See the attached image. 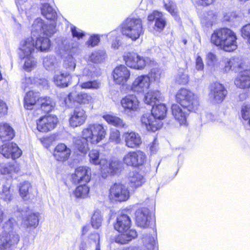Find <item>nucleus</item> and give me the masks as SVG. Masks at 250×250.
Instances as JSON below:
<instances>
[{
	"mask_svg": "<svg viewBox=\"0 0 250 250\" xmlns=\"http://www.w3.org/2000/svg\"><path fill=\"white\" fill-rule=\"evenodd\" d=\"M106 135V128L103 124H88L82 129V139L75 141L74 147L77 151L85 155L90 149L89 144L97 145L105 138Z\"/></svg>",
	"mask_w": 250,
	"mask_h": 250,
	"instance_id": "1",
	"label": "nucleus"
},
{
	"mask_svg": "<svg viewBox=\"0 0 250 250\" xmlns=\"http://www.w3.org/2000/svg\"><path fill=\"white\" fill-rule=\"evenodd\" d=\"M237 39L235 33L228 28L214 31L211 37V42L226 52H232L237 48Z\"/></svg>",
	"mask_w": 250,
	"mask_h": 250,
	"instance_id": "2",
	"label": "nucleus"
},
{
	"mask_svg": "<svg viewBox=\"0 0 250 250\" xmlns=\"http://www.w3.org/2000/svg\"><path fill=\"white\" fill-rule=\"evenodd\" d=\"M16 225L13 218L9 219L3 225L5 232L0 235V250H15L19 243L20 237L18 233L12 231Z\"/></svg>",
	"mask_w": 250,
	"mask_h": 250,
	"instance_id": "3",
	"label": "nucleus"
},
{
	"mask_svg": "<svg viewBox=\"0 0 250 250\" xmlns=\"http://www.w3.org/2000/svg\"><path fill=\"white\" fill-rule=\"evenodd\" d=\"M177 102L188 111H195L199 105L198 96L186 88L180 89L176 94Z\"/></svg>",
	"mask_w": 250,
	"mask_h": 250,
	"instance_id": "4",
	"label": "nucleus"
},
{
	"mask_svg": "<svg viewBox=\"0 0 250 250\" xmlns=\"http://www.w3.org/2000/svg\"><path fill=\"white\" fill-rule=\"evenodd\" d=\"M123 35L133 41L139 39L144 34L142 21L139 18H128L123 23Z\"/></svg>",
	"mask_w": 250,
	"mask_h": 250,
	"instance_id": "5",
	"label": "nucleus"
},
{
	"mask_svg": "<svg viewBox=\"0 0 250 250\" xmlns=\"http://www.w3.org/2000/svg\"><path fill=\"white\" fill-rule=\"evenodd\" d=\"M124 60L128 67L135 70H143L147 65L155 64L154 61L150 58L140 56L135 52L125 54Z\"/></svg>",
	"mask_w": 250,
	"mask_h": 250,
	"instance_id": "6",
	"label": "nucleus"
},
{
	"mask_svg": "<svg viewBox=\"0 0 250 250\" xmlns=\"http://www.w3.org/2000/svg\"><path fill=\"white\" fill-rule=\"evenodd\" d=\"M109 198L112 202H124L127 200L130 193L126 186L121 183H115L109 189Z\"/></svg>",
	"mask_w": 250,
	"mask_h": 250,
	"instance_id": "7",
	"label": "nucleus"
},
{
	"mask_svg": "<svg viewBox=\"0 0 250 250\" xmlns=\"http://www.w3.org/2000/svg\"><path fill=\"white\" fill-rule=\"evenodd\" d=\"M146 161V154L140 150L130 151L123 158V163L127 166L138 167L143 165Z\"/></svg>",
	"mask_w": 250,
	"mask_h": 250,
	"instance_id": "8",
	"label": "nucleus"
},
{
	"mask_svg": "<svg viewBox=\"0 0 250 250\" xmlns=\"http://www.w3.org/2000/svg\"><path fill=\"white\" fill-rule=\"evenodd\" d=\"M58 122V118L55 115L44 116L37 121V128L40 132L46 133L54 129Z\"/></svg>",
	"mask_w": 250,
	"mask_h": 250,
	"instance_id": "9",
	"label": "nucleus"
},
{
	"mask_svg": "<svg viewBox=\"0 0 250 250\" xmlns=\"http://www.w3.org/2000/svg\"><path fill=\"white\" fill-rule=\"evenodd\" d=\"M120 103L125 112L127 114L137 112L140 108V102L137 97L133 94L128 95L123 97Z\"/></svg>",
	"mask_w": 250,
	"mask_h": 250,
	"instance_id": "10",
	"label": "nucleus"
},
{
	"mask_svg": "<svg viewBox=\"0 0 250 250\" xmlns=\"http://www.w3.org/2000/svg\"><path fill=\"white\" fill-rule=\"evenodd\" d=\"M112 76L115 83L124 86L130 79V71L124 65H120L114 68Z\"/></svg>",
	"mask_w": 250,
	"mask_h": 250,
	"instance_id": "11",
	"label": "nucleus"
},
{
	"mask_svg": "<svg viewBox=\"0 0 250 250\" xmlns=\"http://www.w3.org/2000/svg\"><path fill=\"white\" fill-rule=\"evenodd\" d=\"M150 77L147 75L137 76L130 86V90L137 93H142L150 87Z\"/></svg>",
	"mask_w": 250,
	"mask_h": 250,
	"instance_id": "12",
	"label": "nucleus"
},
{
	"mask_svg": "<svg viewBox=\"0 0 250 250\" xmlns=\"http://www.w3.org/2000/svg\"><path fill=\"white\" fill-rule=\"evenodd\" d=\"M141 125L147 131L155 132L163 126L162 121L158 120L150 113L143 115L141 117Z\"/></svg>",
	"mask_w": 250,
	"mask_h": 250,
	"instance_id": "13",
	"label": "nucleus"
},
{
	"mask_svg": "<svg viewBox=\"0 0 250 250\" xmlns=\"http://www.w3.org/2000/svg\"><path fill=\"white\" fill-rule=\"evenodd\" d=\"M64 48L65 51L63 54L64 58V67L69 71H73L76 67V61L73 55L77 52L78 47L77 45H65Z\"/></svg>",
	"mask_w": 250,
	"mask_h": 250,
	"instance_id": "14",
	"label": "nucleus"
},
{
	"mask_svg": "<svg viewBox=\"0 0 250 250\" xmlns=\"http://www.w3.org/2000/svg\"><path fill=\"white\" fill-rule=\"evenodd\" d=\"M209 95L215 103L222 102L227 94V91L224 85L217 82L212 83L209 86Z\"/></svg>",
	"mask_w": 250,
	"mask_h": 250,
	"instance_id": "15",
	"label": "nucleus"
},
{
	"mask_svg": "<svg viewBox=\"0 0 250 250\" xmlns=\"http://www.w3.org/2000/svg\"><path fill=\"white\" fill-rule=\"evenodd\" d=\"M91 169L86 166H81L75 169V172L72 174V179L74 183H86L90 180Z\"/></svg>",
	"mask_w": 250,
	"mask_h": 250,
	"instance_id": "16",
	"label": "nucleus"
},
{
	"mask_svg": "<svg viewBox=\"0 0 250 250\" xmlns=\"http://www.w3.org/2000/svg\"><path fill=\"white\" fill-rule=\"evenodd\" d=\"M32 33L36 32L47 36H51L56 32L55 26L54 24H45L40 18H38L34 21L32 24Z\"/></svg>",
	"mask_w": 250,
	"mask_h": 250,
	"instance_id": "17",
	"label": "nucleus"
},
{
	"mask_svg": "<svg viewBox=\"0 0 250 250\" xmlns=\"http://www.w3.org/2000/svg\"><path fill=\"white\" fill-rule=\"evenodd\" d=\"M0 153L6 158L15 159L21 156L22 152L16 144L9 143L0 147Z\"/></svg>",
	"mask_w": 250,
	"mask_h": 250,
	"instance_id": "18",
	"label": "nucleus"
},
{
	"mask_svg": "<svg viewBox=\"0 0 250 250\" xmlns=\"http://www.w3.org/2000/svg\"><path fill=\"white\" fill-rule=\"evenodd\" d=\"M86 119L85 111L82 108H76L70 116L69 125L73 128L80 126L84 124Z\"/></svg>",
	"mask_w": 250,
	"mask_h": 250,
	"instance_id": "19",
	"label": "nucleus"
},
{
	"mask_svg": "<svg viewBox=\"0 0 250 250\" xmlns=\"http://www.w3.org/2000/svg\"><path fill=\"white\" fill-rule=\"evenodd\" d=\"M123 138L126 147L130 148L138 147L142 141L140 135L134 131H126L123 133Z\"/></svg>",
	"mask_w": 250,
	"mask_h": 250,
	"instance_id": "20",
	"label": "nucleus"
},
{
	"mask_svg": "<svg viewBox=\"0 0 250 250\" xmlns=\"http://www.w3.org/2000/svg\"><path fill=\"white\" fill-rule=\"evenodd\" d=\"M68 99H65L64 102L66 104L68 102L76 101L80 104H88L93 102V98L89 94L81 92L77 94L76 91H72L68 95Z\"/></svg>",
	"mask_w": 250,
	"mask_h": 250,
	"instance_id": "21",
	"label": "nucleus"
},
{
	"mask_svg": "<svg viewBox=\"0 0 250 250\" xmlns=\"http://www.w3.org/2000/svg\"><path fill=\"white\" fill-rule=\"evenodd\" d=\"M35 43L32 37L22 40L19 46V55L21 57H28L32 55L35 50Z\"/></svg>",
	"mask_w": 250,
	"mask_h": 250,
	"instance_id": "22",
	"label": "nucleus"
},
{
	"mask_svg": "<svg viewBox=\"0 0 250 250\" xmlns=\"http://www.w3.org/2000/svg\"><path fill=\"white\" fill-rule=\"evenodd\" d=\"M150 212L148 208H143L138 209L135 212V220L138 226L147 228L150 223Z\"/></svg>",
	"mask_w": 250,
	"mask_h": 250,
	"instance_id": "23",
	"label": "nucleus"
},
{
	"mask_svg": "<svg viewBox=\"0 0 250 250\" xmlns=\"http://www.w3.org/2000/svg\"><path fill=\"white\" fill-rule=\"evenodd\" d=\"M71 150L64 144H58L54 150L53 156L57 161H65L70 157Z\"/></svg>",
	"mask_w": 250,
	"mask_h": 250,
	"instance_id": "24",
	"label": "nucleus"
},
{
	"mask_svg": "<svg viewBox=\"0 0 250 250\" xmlns=\"http://www.w3.org/2000/svg\"><path fill=\"white\" fill-rule=\"evenodd\" d=\"M90 163L94 165H99L101 169H105L107 166V160L100 156L99 151L97 149H92L88 154Z\"/></svg>",
	"mask_w": 250,
	"mask_h": 250,
	"instance_id": "25",
	"label": "nucleus"
},
{
	"mask_svg": "<svg viewBox=\"0 0 250 250\" xmlns=\"http://www.w3.org/2000/svg\"><path fill=\"white\" fill-rule=\"evenodd\" d=\"M235 85L240 88L250 87V70H245L241 72L234 80Z\"/></svg>",
	"mask_w": 250,
	"mask_h": 250,
	"instance_id": "26",
	"label": "nucleus"
},
{
	"mask_svg": "<svg viewBox=\"0 0 250 250\" xmlns=\"http://www.w3.org/2000/svg\"><path fill=\"white\" fill-rule=\"evenodd\" d=\"M242 62L238 58H227L224 60L223 71L229 73L230 71L237 72L241 68Z\"/></svg>",
	"mask_w": 250,
	"mask_h": 250,
	"instance_id": "27",
	"label": "nucleus"
},
{
	"mask_svg": "<svg viewBox=\"0 0 250 250\" xmlns=\"http://www.w3.org/2000/svg\"><path fill=\"white\" fill-rule=\"evenodd\" d=\"M147 19L150 21H155V27L158 30H163L166 26V21L162 12L153 11L148 15Z\"/></svg>",
	"mask_w": 250,
	"mask_h": 250,
	"instance_id": "28",
	"label": "nucleus"
},
{
	"mask_svg": "<svg viewBox=\"0 0 250 250\" xmlns=\"http://www.w3.org/2000/svg\"><path fill=\"white\" fill-rule=\"evenodd\" d=\"M145 182L144 176L137 171L130 173L128 178V184L132 188L136 189L142 186Z\"/></svg>",
	"mask_w": 250,
	"mask_h": 250,
	"instance_id": "29",
	"label": "nucleus"
},
{
	"mask_svg": "<svg viewBox=\"0 0 250 250\" xmlns=\"http://www.w3.org/2000/svg\"><path fill=\"white\" fill-rule=\"evenodd\" d=\"M171 110L173 116L180 125H185L187 122V109L183 108L182 109L178 104H173L171 106Z\"/></svg>",
	"mask_w": 250,
	"mask_h": 250,
	"instance_id": "30",
	"label": "nucleus"
},
{
	"mask_svg": "<svg viewBox=\"0 0 250 250\" xmlns=\"http://www.w3.org/2000/svg\"><path fill=\"white\" fill-rule=\"evenodd\" d=\"M72 77L67 73H57L54 77V82L57 86L66 87L72 83Z\"/></svg>",
	"mask_w": 250,
	"mask_h": 250,
	"instance_id": "31",
	"label": "nucleus"
},
{
	"mask_svg": "<svg viewBox=\"0 0 250 250\" xmlns=\"http://www.w3.org/2000/svg\"><path fill=\"white\" fill-rule=\"evenodd\" d=\"M37 106L44 112H49L55 107V103L49 97H42L38 99Z\"/></svg>",
	"mask_w": 250,
	"mask_h": 250,
	"instance_id": "32",
	"label": "nucleus"
},
{
	"mask_svg": "<svg viewBox=\"0 0 250 250\" xmlns=\"http://www.w3.org/2000/svg\"><path fill=\"white\" fill-rule=\"evenodd\" d=\"M38 99H40L38 92H34L33 91H28L24 98V107L26 109H32L35 105H37Z\"/></svg>",
	"mask_w": 250,
	"mask_h": 250,
	"instance_id": "33",
	"label": "nucleus"
},
{
	"mask_svg": "<svg viewBox=\"0 0 250 250\" xmlns=\"http://www.w3.org/2000/svg\"><path fill=\"white\" fill-rule=\"evenodd\" d=\"M130 225V220L128 216L123 214L117 217L114 228L119 232H123L125 230L129 228Z\"/></svg>",
	"mask_w": 250,
	"mask_h": 250,
	"instance_id": "34",
	"label": "nucleus"
},
{
	"mask_svg": "<svg viewBox=\"0 0 250 250\" xmlns=\"http://www.w3.org/2000/svg\"><path fill=\"white\" fill-rule=\"evenodd\" d=\"M13 129L7 123H0V138L2 141H9L14 136Z\"/></svg>",
	"mask_w": 250,
	"mask_h": 250,
	"instance_id": "35",
	"label": "nucleus"
},
{
	"mask_svg": "<svg viewBox=\"0 0 250 250\" xmlns=\"http://www.w3.org/2000/svg\"><path fill=\"white\" fill-rule=\"evenodd\" d=\"M137 236V233L134 229H126L123 232H121L116 239V241L121 244H125L135 238Z\"/></svg>",
	"mask_w": 250,
	"mask_h": 250,
	"instance_id": "36",
	"label": "nucleus"
},
{
	"mask_svg": "<svg viewBox=\"0 0 250 250\" xmlns=\"http://www.w3.org/2000/svg\"><path fill=\"white\" fill-rule=\"evenodd\" d=\"M167 113V108L166 105L160 104L153 105L151 114L162 121L166 117Z\"/></svg>",
	"mask_w": 250,
	"mask_h": 250,
	"instance_id": "37",
	"label": "nucleus"
},
{
	"mask_svg": "<svg viewBox=\"0 0 250 250\" xmlns=\"http://www.w3.org/2000/svg\"><path fill=\"white\" fill-rule=\"evenodd\" d=\"M144 246L148 250H153L157 247L156 233L153 230V234L146 235L143 238Z\"/></svg>",
	"mask_w": 250,
	"mask_h": 250,
	"instance_id": "38",
	"label": "nucleus"
},
{
	"mask_svg": "<svg viewBox=\"0 0 250 250\" xmlns=\"http://www.w3.org/2000/svg\"><path fill=\"white\" fill-rule=\"evenodd\" d=\"M35 46L36 49L41 51H48L50 47L51 43L49 39L47 37H43L40 35L36 38Z\"/></svg>",
	"mask_w": 250,
	"mask_h": 250,
	"instance_id": "39",
	"label": "nucleus"
},
{
	"mask_svg": "<svg viewBox=\"0 0 250 250\" xmlns=\"http://www.w3.org/2000/svg\"><path fill=\"white\" fill-rule=\"evenodd\" d=\"M161 99V94L158 90H149L145 96L144 101L147 104H156V103Z\"/></svg>",
	"mask_w": 250,
	"mask_h": 250,
	"instance_id": "40",
	"label": "nucleus"
},
{
	"mask_svg": "<svg viewBox=\"0 0 250 250\" xmlns=\"http://www.w3.org/2000/svg\"><path fill=\"white\" fill-rule=\"evenodd\" d=\"M103 118L107 123L116 127L122 128H126L127 127V125L121 118L116 116L105 114L103 116Z\"/></svg>",
	"mask_w": 250,
	"mask_h": 250,
	"instance_id": "41",
	"label": "nucleus"
},
{
	"mask_svg": "<svg viewBox=\"0 0 250 250\" xmlns=\"http://www.w3.org/2000/svg\"><path fill=\"white\" fill-rule=\"evenodd\" d=\"M39 224L38 214L32 213L29 214L24 220L23 226L25 228H36Z\"/></svg>",
	"mask_w": 250,
	"mask_h": 250,
	"instance_id": "42",
	"label": "nucleus"
},
{
	"mask_svg": "<svg viewBox=\"0 0 250 250\" xmlns=\"http://www.w3.org/2000/svg\"><path fill=\"white\" fill-rule=\"evenodd\" d=\"M31 188V184L28 181H24L20 183L19 185V194L23 200L25 201L28 199L29 191Z\"/></svg>",
	"mask_w": 250,
	"mask_h": 250,
	"instance_id": "43",
	"label": "nucleus"
},
{
	"mask_svg": "<svg viewBox=\"0 0 250 250\" xmlns=\"http://www.w3.org/2000/svg\"><path fill=\"white\" fill-rule=\"evenodd\" d=\"M21 58L24 60L23 67L26 71L30 72L36 67L37 62L32 55L28 57H21Z\"/></svg>",
	"mask_w": 250,
	"mask_h": 250,
	"instance_id": "44",
	"label": "nucleus"
},
{
	"mask_svg": "<svg viewBox=\"0 0 250 250\" xmlns=\"http://www.w3.org/2000/svg\"><path fill=\"white\" fill-rule=\"evenodd\" d=\"M41 11L42 15L48 20H54L57 17L56 11L47 3L42 5Z\"/></svg>",
	"mask_w": 250,
	"mask_h": 250,
	"instance_id": "45",
	"label": "nucleus"
},
{
	"mask_svg": "<svg viewBox=\"0 0 250 250\" xmlns=\"http://www.w3.org/2000/svg\"><path fill=\"white\" fill-rule=\"evenodd\" d=\"M39 81V80L36 78L25 77L21 80V88L24 90L33 88L35 85H38Z\"/></svg>",
	"mask_w": 250,
	"mask_h": 250,
	"instance_id": "46",
	"label": "nucleus"
},
{
	"mask_svg": "<svg viewBox=\"0 0 250 250\" xmlns=\"http://www.w3.org/2000/svg\"><path fill=\"white\" fill-rule=\"evenodd\" d=\"M120 163L117 160H112L110 161H107V166L105 169H101L104 173H111L114 174L119 169L120 167Z\"/></svg>",
	"mask_w": 250,
	"mask_h": 250,
	"instance_id": "47",
	"label": "nucleus"
},
{
	"mask_svg": "<svg viewBox=\"0 0 250 250\" xmlns=\"http://www.w3.org/2000/svg\"><path fill=\"white\" fill-rule=\"evenodd\" d=\"M89 191V188L85 184H83L77 187L73 193L77 198H84L87 197Z\"/></svg>",
	"mask_w": 250,
	"mask_h": 250,
	"instance_id": "48",
	"label": "nucleus"
},
{
	"mask_svg": "<svg viewBox=\"0 0 250 250\" xmlns=\"http://www.w3.org/2000/svg\"><path fill=\"white\" fill-rule=\"evenodd\" d=\"M80 86L82 89L96 90L101 86V83L98 80L89 81L81 83Z\"/></svg>",
	"mask_w": 250,
	"mask_h": 250,
	"instance_id": "49",
	"label": "nucleus"
},
{
	"mask_svg": "<svg viewBox=\"0 0 250 250\" xmlns=\"http://www.w3.org/2000/svg\"><path fill=\"white\" fill-rule=\"evenodd\" d=\"M175 80L179 84H187L189 81V77L187 71L184 69H179L176 75Z\"/></svg>",
	"mask_w": 250,
	"mask_h": 250,
	"instance_id": "50",
	"label": "nucleus"
},
{
	"mask_svg": "<svg viewBox=\"0 0 250 250\" xmlns=\"http://www.w3.org/2000/svg\"><path fill=\"white\" fill-rule=\"evenodd\" d=\"M147 75L150 77V81L152 80L159 82L160 79L164 76V72L160 68H154L151 70Z\"/></svg>",
	"mask_w": 250,
	"mask_h": 250,
	"instance_id": "51",
	"label": "nucleus"
},
{
	"mask_svg": "<svg viewBox=\"0 0 250 250\" xmlns=\"http://www.w3.org/2000/svg\"><path fill=\"white\" fill-rule=\"evenodd\" d=\"M105 58V53L104 51H97L89 56L88 61L94 63H99L104 60Z\"/></svg>",
	"mask_w": 250,
	"mask_h": 250,
	"instance_id": "52",
	"label": "nucleus"
},
{
	"mask_svg": "<svg viewBox=\"0 0 250 250\" xmlns=\"http://www.w3.org/2000/svg\"><path fill=\"white\" fill-rule=\"evenodd\" d=\"M241 117L250 125V103H245L241 107Z\"/></svg>",
	"mask_w": 250,
	"mask_h": 250,
	"instance_id": "53",
	"label": "nucleus"
},
{
	"mask_svg": "<svg viewBox=\"0 0 250 250\" xmlns=\"http://www.w3.org/2000/svg\"><path fill=\"white\" fill-rule=\"evenodd\" d=\"M109 141L115 144H120L122 143L120 131L116 129H111L110 130Z\"/></svg>",
	"mask_w": 250,
	"mask_h": 250,
	"instance_id": "54",
	"label": "nucleus"
},
{
	"mask_svg": "<svg viewBox=\"0 0 250 250\" xmlns=\"http://www.w3.org/2000/svg\"><path fill=\"white\" fill-rule=\"evenodd\" d=\"M0 198L8 202L12 200L13 195L10 190L9 186L4 185L3 186L2 191L0 192Z\"/></svg>",
	"mask_w": 250,
	"mask_h": 250,
	"instance_id": "55",
	"label": "nucleus"
},
{
	"mask_svg": "<svg viewBox=\"0 0 250 250\" xmlns=\"http://www.w3.org/2000/svg\"><path fill=\"white\" fill-rule=\"evenodd\" d=\"M102 217L101 213L98 211L94 213L91 218V225L95 229H98L102 223Z\"/></svg>",
	"mask_w": 250,
	"mask_h": 250,
	"instance_id": "56",
	"label": "nucleus"
},
{
	"mask_svg": "<svg viewBox=\"0 0 250 250\" xmlns=\"http://www.w3.org/2000/svg\"><path fill=\"white\" fill-rule=\"evenodd\" d=\"M0 169L3 174H9L12 175L14 172H18L20 168L17 166L9 164L1 167Z\"/></svg>",
	"mask_w": 250,
	"mask_h": 250,
	"instance_id": "57",
	"label": "nucleus"
},
{
	"mask_svg": "<svg viewBox=\"0 0 250 250\" xmlns=\"http://www.w3.org/2000/svg\"><path fill=\"white\" fill-rule=\"evenodd\" d=\"M218 59L213 52H208L206 55V62L208 66L215 67L217 64Z\"/></svg>",
	"mask_w": 250,
	"mask_h": 250,
	"instance_id": "58",
	"label": "nucleus"
},
{
	"mask_svg": "<svg viewBox=\"0 0 250 250\" xmlns=\"http://www.w3.org/2000/svg\"><path fill=\"white\" fill-rule=\"evenodd\" d=\"M166 9L175 19L176 20H179L177 9L175 3L169 2L165 4Z\"/></svg>",
	"mask_w": 250,
	"mask_h": 250,
	"instance_id": "59",
	"label": "nucleus"
},
{
	"mask_svg": "<svg viewBox=\"0 0 250 250\" xmlns=\"http://www.w3.org/2000/svg\"><path fill=\"white\" fill-rule=\"evenodd\" d=\"M119 34L116 30L113 31L108 34V36L112 40L111 46L114 49L118 48L120 45L119 40L118 39Z\"/></svg>",
	"mask_w": 250,
	"mask_h": 250,
	"instance_id": "60",
	"label": "nucleus"
},
{
	"mask_svg": "<svg viewBox=\"0 0 250 250\" xmlns=\"http://www.w3.org/2000/svg\"><path fill=\"white\" fill-rule=\"evenodd\" d=\"M56 62V59L53 56H46L43 59V64L46 69H52Z\"/></svg>",
	"mask_w": 250,
	"mask_h": 250,
	"instance_id": "61",
	"label": "nucleus"
},
{
	"mask_svg": "<svg viewBox=\"0 0 250 250\" xmlns=\"http://www.w3.org/2000/svg\"><path fill=\"white\" fill-rule=\"evenodd\" d=\"M89 241L95 245V250H101L100 239L99 234L95 233L91 235L89 239Z\"/></svg>",
	"mask_w": 250,
	"mask_h": 250,
	"instance_id": "62",
	"label": "nucleus"
},
{
	"mask_svg": "<svg viewBox=\"0 0 250 250\" xmlns=\"http://www.w3.org/2000/svg\"><path fill=\"white\" fill-rule=\"evenodd\" d=\"M242 37L250 43V24L244 25L241 29Z\"/></svg>",
	"mask_w": 250,
	"mask_h": 250,
	"instance_id": "63",
	"label": "nucleus"
},
{
	"mask_svg": "<svg viewBox=\"0 0 250 250\" xmlns=\"http://www.w3.org/2000/svg\"><path fill=\"white\" fill-rule=\"evenodd\" d=\"M71 31L73 37H76L78 39H80L84 36V33L81 29L77 28L75 26H71Z\"/></svg>",
	"mask_w": 250,
	"mask_h": 250,
	"instance_id": "64",
	"label": "nucleus"
}]
</instances>
